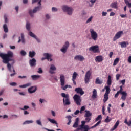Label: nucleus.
Returning <instances> with one entry per match:
<instances>
[{
	"mask_svg": "<svg viewBox=\"0 0 131 131\" xmlns=\"http://www.w3.org/2000/svg\"><path fill=\"white\" fill-rule=\"evenodd\" d=\"M4 19H5V23H8V21L9 20H8V15H7V14L4 15Z\"/></svg>",
	"mask_w": 131,
	"mask_h": 131,
	"instance_id": "nucleus-49",
	"label": "nucleus"
},
{
	"mask_svg": "<svg viewBox=\"0 0 131 131\" xmlns=\"http://www.w3.org/2000/svg\"><path fill=\"white\" fill-rule=\"evenodd\" d=\"M29 35H30V36H31V37H33V38H36V35H35L32 32H29Z\"/></svg>",
	"mask_w": 131,
	"mask_h": 131,
	"instance_id": "nucleus-42",
	"label": "nucleus"
},
{
	"mask_svg": "<svg viewBox=\"0 0 131 131\" xmlns=\"http://www.w3.org/2000/svg\"><path fill=\"white\" fill-rule=\"evenodd\" d=\"M123 91V88L122 85L120 86V90L118 91L120 93V94H122V93H125V91Z\"/></svg>",
	"mask_w": 131,
	"mask_h": 131,
	"instance_id": "nucleus-46",
	"label": "nucleus"
},
{
	"mask_svg": "<svg viewBox=\"0 0 131 131\" xmlns=\"http://www.w3.org/2000/svg\"><path fill=\"white\" fill-rule=\"evenodd\" d=\"M89 51H90L91 52H93V53H100L99 46H92L89 48Z\"/></svg>",
	"mask_w": 131,
	"mask_h": 131,
	"instance_id": "nucleus-8",
	"label": "nucleus"
},
{
	"mask_svg": "<svg viewBox=\"0 0 131 131\" xmlns=\"http://www.w3.org/2000/svg\"><path fill=\"white\" fill-rule=\"evenodd\" d=\"M121 48H126V42L124 41L121 43Z\"/></svg>",
	"mask_w": 131,
	"mask_h": 131,
	"instance_id": "nucleus-44",
	"label": "nucleus"
},
{
	"mask_svg": "<svg viewBox=\"0 0 131 131\" xmlns=\"http://www.w3.org/2000/svg\"><path fill=\"white\" fill-rule=\"evenodd\" d=\"M20 54H21V56H26V52H25L24 50H22L20 52Z\"/></svg>",
	"mask_w": 131,
	"mask_h": 131,
	"instance_id": "nucleus-51",
	"label": "nucleus"
},
{
	"mask_svg": "<svg viewBox=\"0 0 131 131\" xmlns=\"http://www.w3.org/2000/svg\"><path fill=\"white\" fill-rule=\"evenodd\" d=\"M112 119H109V116H107L106 117V118L105 119L104 122H106V123H108V122H111Z\"/></svg>",
	"mask_w": 131,
	"mask_h": 131,
	"instance_id": "nucleus-39",
	"label": "nucleus"
},
{
	"mask_svg": "<svg viewBox=\"0 0 131 131\" xmlns=\"http://www.w3.org/2000/svg\"><path fill=\"white\" fill-rule=\"evenodd\" d=\"M52 12H57V11H58V9H57L56 7H52Z\"/></svg>",
	"mask_w": 131,
	"mask_h": 131,
	"instance_id": "nucleus-56",
	"label": "nucleus"
},
{
	"mask_svg": "<svg viewBox=\"0 0 131 131\" xmlns=\"http://www.w3.org/2000/svg\"><path fill=\"white\" fill-rule=\"evenodd\" d=\"M119 62V58H116L114 61L113 66H116V65H117V64H118Z\"/></svg>",
	"mask_w": 131,
	"mask_h": 131,
	"instance_id": "nucleus-36",
	"label": "nucleus"
},
{
	"mask_svg": "<svg viewBox=\"0 0 131 131\" xmlns=\"http://www.w3.org/2000/svg\"><path fill=\"white\" fill-rule=\"evenodd\" d=\"M3 29L4 32H5L6 33L9 32V29H8V26L7 25V24H4L3 25Z\"/></svg>",
	"mask_w": 131,
	"mask_h": 131,
	"instance_id": "nucleus-32",
	"label": "nucleus"
},
{
	"mask_svg": "<svg viewBox=\"0 0 131 131\" xmlns=\"http://www.w3.org/2000/svg\"><path fill=\"white\" fill-rule=\"evenodd\" d=\"M36 123L37 124H38V125H42V124H41V122L39 120H37L36 121Z\"/></svg>",
	"mask_w": 131,
	"mask_h": 131,
	"instance_id": "nucleus-54",
	"label": "nucleus"
},
{
	"mask_svg": "<svg viewBox=\"0 0 131 131\" xmlns=\"http://www.w3.org/2000/svg\"><path fill=\"white\" fill-rule=\"evenodd\" d=\"M85 112L84 117H91L92 116V113L90 111L85 110Z\"/></svg>",
	"mask_w": 131,
	"mask_h": 131,
	"instance_id": "nucleus-23",
	"label": "nucleus"
},
{
	"mask_svg": "<svg viewBox=\"0 0 131 131\" xmlns=\"http://www.w3.org/2000/svg\"><path fill=\"white\" fill-rule=\"evenodd\" d=\"M119 94H120V92L119 91H118L117 93L115 95V98H118V96H119Z\"/></svg>",
	"mask_w": 131,
	"mask_h": 131,
	"instance_id": "nucleus-58",
	"label": "nucleus"
},
{
	"mask_svg": "<svg viewBox=\"0 0 131 131\" xmlns=\"http://www.w3.org/2000/svg\"><path fill=\"white\" fill-rule=\"evenodd\" d=\"M27 109H29V106L28 105H25L23 108H21V110H27Z\"/></svg>",
	"mask_w": 131,
	"mask_h": 131,
	"instance_id": "nucleus-47",
	"label": "nucleus"
},
{
	"mask_svg": "<svg viewBox=\"0 0 131 131\" xmlns=\"http://www.w3.org/2000/svg\"><path fill=\"white\" fill-rule=\"evenodd\" d=\"M68 47H69V42L67 41L60 51H61L63 54H65L67 51V49H68Z\"/></svg>",
	"mask_w": 131,
	"mask_h": 131,
	"instance_id": "nucleus-12",
	"label": "nucleus"
},
{
	"mask_svg": "<svg viewBox=\"0 0 131 131\" xmlns=\"http://www.w3.org/2000/svg\"><path fill=\"white\" fill-rule=\"evenodd\" d=\"M31 77L33 80H36V79H38V78H39V77H40V76L34 75H32Z\"/></svg>",
	"mask_w": 131,
	"mask_h": 131,
	"instance_id": "nucleus-35",
	"label": "nucleus"
},
{
	"mask_svg": "<svg viewBox=\"0 0 131 131\" xmlns=\"http://www.w3.org/2000/svg\"><path fill=\"white\" fill-rule=\"evenodd\" d=\"M66 118L68 119L69 122L67 123L68 125H70V123H71V118H72V117L70 115L67 116Z\"/></svg>",
	"mask_w": 131,
	"mask_h": 131,
	"instance_id": "nucleus-34",
	"label": "nucleus"
},
{
	"mask_svg": "<svg viewBox=\"0 0 131 131\" xmlns=\"http://www.w3.org/2000/svg\"><path fill=\"white\" fill-rule=\"evenodd\" d=\"M128 63H131V56H129V57L128 58Z\"/></svg>",
	"mask_w": 131,
	"mask_h": 131,
	"instance_id": "nucleus-64",
	"label": "nucleus"
},
{
	"mask_svg": "<svg viewBox=\"0 0 131 131\" xmlns=\"http://www.w3.org/2000/svg\"><path fill=\"white\" fill-rule=\"evenodd\" d=\"M95 61L98 62V63H100V62H103V56L102 55L97 56L95 57Z\"/></svg>",
	"mask_w": 131,
	"mask_h": 131,
	"instance_id": "nucleus-18",
	"label": "nucleus"
},
{
	"mask_svg": "<svg viewBox=\"0 0 131 131\" xmlns=\"http://www.w3.org/2000/svg\"><path fill=\"white\" fill-rule=\"evenodd\" d=\"M36 55V53H35V52L34 51H30L29 52V56L30 58H34V57Z\"/></svg>",
	"mask_w": 131,
	"mask_h": 131,
	"instance_id": "nucleus-24",
	"label": "nucleus"
},
{
	"mask_svg": "<svg viewBox=\"0 0 131 131\" xmlns=\"http://www.w3.org/2000/svg\"><path fill=\"white\" fill-rule=\"evenodd\" d=\"M31 86V83H28L24 85H19V88L22 89H25V88H28Z\"/></svg>",
	"mask_w": 131,
	"mask_h": 131,
	"instance_id": "nucleus-26",
	"label": "nucleus"
},
{
	"mask_svg": "<svg viewBox=\"0 0 131 131\" xmlns=\"http://www.w3.org/2000/svg\"><path fill=\"white\" fill-rule=\"evenodd\" d=\"M10 85H11L12 86H16V85H17V83L16 82L10 83Z\"/></svg>",
	"mask_w": 131,
	"mask_h": 131,
	"instance_id": "nucleus-52",
	"label": "nucleus"
},
{
	"mask_svg": "<svg viewBox=\"0 0 131 131\" xmlns=\"http://www.w3.org/2000/svg\"><path fill=\"white\" fill-rule=\"evenodd\" d=\"M90 32L91 33V38L93 40H94V41H96V40L98 39V33H97L95 31L94 29H90Z\"/></svg>",
	"mask_w": 131,
	"mask_h": 131,
	"instance_id": "nucleus-5",
	"label": "nucleus"
},
{
	"mask_svg": "<svg viewBox=\"0 0 131 131\" xmlns=\"http://www.w3.org/2000/svg\"><path fill=\"white\" fill-rule=\"evenodd\" d=\"M91 75L92 72H91V71H87L84 77L85 83H88L89 82H90V79H91Z\"/></svg>",
	"mask_w": 131,
	"mask_h": 131,
	"instance_id": "nucleus-7",
	"label": "nucleus"
},
{
	"mask_svg": "<svg viewBox=\"0 0 131 131\" xmlns=\"http://www.w3.org/2000/svg\"><path fill=\"white\" fill-rule=\"evenodd\" d=\"M40 10V7L38 6L35 7L33 11L32 10H29V13L31 16V17H33L34 13H36L37 11H39Z\"/></svg>",
	"mask_w": 131,
	"mask_h": 131,
	"instance_id": "nucleus-10",
	"label": "nucleus"
},
{
	"mask_svg": "<svg viewBox=\"0 0 131 131\" xmlns=\"http://www.w3.org/2000/svg\"><path fill=\"white\" fill-rule=\"evenodd\" d=\"M90 2L91 3V4H92V5H89L90 7H93V5H94V4L96 3L95 0H90Z\"/></svg>",
	"mask_w": 131,
	"mask_h": 131,
	"instance_id": "nucleus-50",
	"label": "nucleus"
},
{
	"mask_svg": "<svg viewBox=\"0 0 131 131\" xmlns=\"http://www.w3.org/2000/svg\"><path fill=\"white\" fill-rule=\"evenodd\" d=\"M29 63L31 67L36 66V60L35 58H32L29 60Z\"/></svg>",
	"mask_w": 131,
	"mask_h": 131,
	"instance_id": "nucleus-16",
	"label": "nucleus"
},
{
	"mask_svg": "<svg viewBox=\"0 0 131 131\" xmlns=\"http://www.w3.org/2000/svg\"><path fill=\"white\" fill-rule=\"evenodd\" d=\"M119 125V121H117L116 123L115 124L114 127L111 129V131L115 130L116 128H117V126Z\"/></svg>",
	"mask_w": 131,
	"mask_h": 131,
	"instance_id": "nucleus-22",
	"label": "nucleus"
},
{
	"mask_svg": "<svg viewBox=\"0 0 131 131\" xmlns=\"http://www.w3.org/2000/svg\"><path fill=\"white\" fill-rule=\"evenodd\" d=\"M73 99L75 103H76L78 106H80V103H81V98H80V96L75 94L73 97Z\"/></svg>",
	"mask_w": 131,
	"mask_h": 131,
	"instance_id": "nucleus-6",
	"label": "nucleus"
},
{
	"mask_svg": "<svg viewBox=\"0 0 131 131\" xmlns=\"http://www.w3.org/2000/svg\"><path fill=\"white\" fill-rule=\"evenodd\" d=\"M38 73H40L41 74L42 73L43 71H42V69H41V68H39L38 69V71H37Z\"/></svg>",
	"mask_w": 131,
	"mask_h": 131,
	"instance_id": "nucleus-57",
	"label": "nucleus"
},
{
	"mask_svg": "<svg viewBox=\"0 0 131 131\" xmlns=\"http://www.w3.org/2000/svg\"><path fill=\"white\" fill-rule=\"evenodd\" d=\"M101 123V120L99 121L97 123H96L94 126H92L90 128H95V127H97L99 124Z\"/></svg>",
	"mask_w": 131,
	"mask_h": 131,
	"instance_id": "nucleus-40",
	"label": "nucleus"
},
{
	"mask_svg": "<svg viewBox=\"0 0 131 131\" xmlns=\"http://www.w3.org/2000/svg\"><path fill=\"white\" fill-rule=\"evenodd\" d=\"M102 16H103V17H104V16H107V12H102Z\"/></svg>",
	"mask_w": 131,
	"mask_h": 131,
	"instance_id": "nucleus-63",
	"label": "nucleus"
},
{
	"mask_svg": "<svg viewBox=\"0 0 131 131\" xmlns=\"http://www.w3.org/2000/svg\"><path fill=\"white\" fill-rule=\"evenodd\" d=\"M102 119V115H99L97 116V117L95 119V121H99V120H101Z\"/></svg>",
	"mask_w": 131,
	"mask_h": 131,
	"instance_id": "nucleus-41",
	"label": "nucleus"
},
{
	"mask_svg": "<svg viewBox=\"0 0 131 131\" xmlns=\"http://www.w3.org/2000/svg\"><path fill=\"white\" fill-rule=\"evenodd\" d=\"M22 42V43H25V39H24V34H21V37H19V40L18 41V43L20 42Z\"/></svg>",
	"mask_w": 131,
	"mask_h": 131,
	"instance_id": "nucleus-19",
	"label": "nucleus"
},
{
	"mask_svg": "<svg viewBox=\"0 0 131 131\" xmlns=\"http://www.w3.org/2000/svg\"><path fill=\"white\" fill-rule=\"evenodd\" d=\"M14 57V53L12 51H8L7 54H4L0 53V58L2 59V62L4 64H7V68L10 72H12V68L14 73H16L15 69H14V65L15 63V60L13 59Z\"/></svg>",
	"mask_w": 131,
	"mask_h": 131,
	"instance_id": "nucleus-1",
	"label": "nucleus"
},
{
	"mask_svg": "<svg viewBox=\"0 0 131 131\" xmlns=\"http://www.w3.org/2000/svg\"><path fill=\"white\" fill-rule=\"evenodd\" d=\"M61 96L63 98V103L64 106H68V105H70L71 102H70V99L69 98V95H66V94L63 93L61 94Z\"/></svg>",
	"mask_w": 131,
	"mask_h": 131,
	"instance_id": "nucleus-2",
	"label": "nucleus"
},
{
	"mask_svg": "<svg viewBox=\"0 0 131 131\" xmlns=\"http://www.w3.org/2000/svg\"><path fill=\"white\" fill-rule=\"evenodd\" d=\"M60 84L62 87V90L63 91H66V89L68 88V85H65V76L63 74H60ZM64 85H65L64 86Z\"/></svg>",
	"mask_w": 131,
	"mask_h": 131,
	"instance_id": "nucleus-4",
	"label": "nucleus"
},
{
	"mask_svg": "<svg viewBox=\"0 0 131 131\" xmlns=\"http://www.w3.org/2000/svg\"><path fill=\"white\" fill-rule=\"evenodd\" d=\"M120 76H121V75H120V74H117L116 75V80H119V78L120 77Z\"/></svg>",
	"mask_w": 131,
	"mask_h": 131,
	"instance_id": "nucleus-55",
	"label": "nucleus"
},
{
	"mask_svg": "<svg viewBox=\"0 0 131 131\" xmlns=\"http://www.w3.org/2000/svg\"><path fill=\"white\" fill-rule=\"evenodd\" d=\"M92 20H93V16H91L86 21V23H90V22H92Z\"/></svg>",
	"mask_w": 131,
	"mask_h": 131,
	"instance_id": "nucleus-48",
	"label": "nucleus"
},
{
	"mask_svg": "<svg viewBox=\"0 0 131 131\" xmlns=\"http://www.w3.org/2000/svg\"><path fill=\"white\" fill-rule=\"evenodd\" d=\"M75 92H76L77 94H80V96H82L84 94V92L82 90V88L78 87L75 89Z\"/></svg>",
	"mask_w": 131,
	"mask_h": 131,
	"instance_id": "nucleus-13",
	"label": "nucleus"
},
{
	"mask_svg": "<svg viewBox=\"0 0 131 131\" xmlns=\"http://www.w3.org/2000/svg\"><path fill=\"white\" fill-rule=\"evenodd\" d=\"M26 27L28 31H30V24L29 22H27Z\"/></svg>",
	"mask_w": 131,
	"mask_h": 131,
	"instance_id": "nucleus-38",
	"label": "nucleus"
},
{
	"mask_svg": "<svg viewBox=\"0 0 131 131\" xmlns=\"http://www.w3.org/2000/svg\"><path fill=\"white\" fill-rule=\"evenodd\" d=\"M74 60H76V61H80V62H82V61H84V57H83L82 55H76L74 57Z\"/></svg>",
	"mask_w": 131,
	"mask_h": 131,
	"instance_id": "nucleus-14",
	"label": "nucleus"
},
{
	"mask_svg": "<svg viewBox=\"0 0 131 131\" xmlns=\"http://www.w3.org/2000/svg\"><path fill=\"white\" fill-rule=\"evenodd\" d=\"M30 123H33V121H32V120H27V121H25L23 123V124L24 125H25V124H30Z\"/></svg>",
	"mask_w": 131,
	"mask_h": 131,
	"instance_id": "nucleus-37",
	"label": "nucleus"
},
{
	"mask_svg": "<svg viewBox=\"0 0 131 131\" xmlns=\"http://www.w3.org/2000/svg\"><path fill=\"white\" fill-rule=\"evenodd\" d=\"M56 70L57 68H56V67H55L54 64H51L49 70V72L51 74H54V71H56Z\"/></svg>",
	"mask_w": 131,
	"mask_h": 131,
	"instance_id": "nucleus-17",
	"label": "nucleus"
},
{
	"mask_svg": "<svg viewBox=\"0 0 131 131\" xmlns=\"http://www.w3.org/2000/svg\"><path fill=\"white\" fill-rule=\"evenodd\" d=\"M121 83H122V85H124V84H125V79L121 80Z\"/></svg>",
	"mask_w": 131,
	"mask_h": 131,
	"instance_id": "nucleus-61",
	"label": "nucleus"
},
{
	"mask_svg": "<svg viewBox=\"0 0 131 131\" xmlns=\"http://www.w3.org/2000/svg\"><path fill=\"white\" fill-rule=\"evenodd\" d=\"M43 56L46 57H43L41 58V60L43 61L45 60H48V61H49V60H50V58L52 57V55L49 54V53H44L43 54Z\"/></svg>",
	"mask_w": 131,
	"mask_h": 131,
	"instance_id": "nucleus-15",
	"label": "nucleus"
},
{
	"mask_svg": "<svg viewBox=\"0 0 131 131\" xmlns=\"http://www.w3.org/2000/svg\"><path fill=\"white\" fill-rule=\"evenodd\" d=\"M90 120H91V118H90V117H86L85 121H87V122H90Z\"/></svg>",
	"mask_w": 131,
	"mask_h": 131,
	"instance_id": "nucleus-59",
	"label": "nucleus"
},
{
	"mask_svg": "<svg viewBox=\"0 0 131 131\" xmlns=\"http://www.w3.org/2000/svg\"><path fill=\"white\" fill-rule=\"evenodd\" d=\"M76 77H77V73L74 72L73 74L72 79H76Z\"/></svg>",
	"mask_w": 131,
	"mask_h": 131,
	"instance_id": "nucleus-43",
	"label": "nucleus"
},
{
	"mask_svg": "<svg viewBox=\"0 0 131 131\" xmlns=\"http://www.w3.org/2000/svg\"><path fill=\"white\" fill-rule=\"evenodd\" d=\"M104 89H105L106 91H105V94H110V87L109 86H105L104 87Z\"/></svg>",
	"mask_w": 131,
	"mask_h": 131,
	"instance_id": "nucleus-33",
	"label": "nucleus"
},
{
	"mask_svg": "<svg viewBox=\"0 0 131 131\" xmlns=\"http://www.w3.org/2000/svg\"><path fill=\"white\" fill-rule=\"evenodd\" d=\"M85 110V106H82L80 108V113L82 114V113H83V111H84Z\"/></svg>",
	"mask_w": 131,
	"mask_h": 131,
	"instance_id": "nucleus-45",
	"label": "nucleus"
},
{
	"mask_svg": "<svg viewBox=\"0 0 131 131\" xmlns=\"http://www.w3.org/2000/svg\"><path fill=\"white\" fill-rule=\"evenodd\" d=\"M95 83L96 84H102L103 83V80H100L99 77H97L96 79Z\"/></svg>",
	"mask_w": 131,
	"mask_h": 131,
	"instance_id": "nucleus-28",
	"label": "nucleus"
},
{
	"mask_svg": "<svg viewBox=\"0 0 131 131\" xmlns=\"http://www.w3.org/2000/svg\"><path fill=\"white\" fill-rule=\"evenodd\" d=\"M48 120L51 123H53V124H56L57 126H58V123H57V121H56V120H55L54 119H51L50 118H48Z\"/></svg>",
	"mask_w": 131,
	"mask_h": 131,
	"instance_id": "nucleus-27",
	"label": "nucleus"
},
{
	"mask_svg": "<svg viewBox=\"0 0 131 131\" xmlns=\"http://www.w3.org/2000/svg\"><path fill=\"white\" fill-rule=\"evenodd\" d=\"M79 112H80V111H79V110H77L74 113V114L75 115H77V114H78V113H79Z\"/></svg>",
	"mask_w": 131,
	"mask_h": 131,
	"instance_id": "nucleus-60",
	"label": "nucleus"
},
{
	"mask_svg": "<svg viewBox=\"0 0 131 131\" xmlns=\"http://www.w3.org/2000/svg\"><path fill=\"white\" fill-rule=\"evenodd\" d=\"M73 127H74V128L78 127V123L75 122L73 125Z\"/></svg>",
	"mask_w": 131,
	"mask_h": 131,
	"instance_id": "nucleus-53",
	"label": "nucleus"
},
{
	"mask_svg": "<svg viewBox=\"0 0 131 131\" xmlns=\"http://www.w3.org/2000/svg\"><path fill=\"white\" fill-rule=\"evenodd\" d=\"M27 77L26 76H19L18 78L23 79V78H26Z\"/></svg>",
	"mask_w": 131,
	"mask_h": 131,
	"instance_id": "nucleus-62",
	"label": "nucleus"
},
{
	"mask_svg": "<svg viewBox=\"0 0 131 131\" xmlns=\"http://www.w3.org/2000/svg\"><path fill=\"white\" fill-rule=\"evenodd\" d=\"M37 90V87L36 86H32L28 88V92L29 94H33L35 93Z\"/></svg>",
	"mask_w": 131,
	"mask_h": 131,
	"instance_id": "nucleus-11",
	"label": "nucleus"
},
{
	"mask_svg": "<svg viewBox=\"0 0 131 131\" xmlns=\"http://www.w3.org/2000/svg\"><path fill=\"white\" fill-rule=\"evenodd\" d=\"M92 99H96L97 98V90L96 89H94L93 91V95L92 96Z\"/></svg>",
	"mask_w": 131,
	"mask_h": 131,
	"instance_id": "nucleus-30",
	"label": "nucleus"
},
{
	"mask_svg": "<svg viewBox=\"0 0 131 131\" xmlns=\"http://www.w3.org/2000/svg\"><path fill=\"white\" fill-rule=\"evenodd\" d=\"M88 125H81L78 126L77 130H82V129H84L86 127H88Z\"/></svg>",
	"mask_w": 131,
	"mask_h": 131,
	"instance_id": "nucleus-29",
	"label": "nucleus"
},
{
	"mask_svg": "<svg viewBox=\"0 0 131 131\" xmlns=\"http://www.w3.org/2000/svg\"><path fill=\"white\" fill-rule=\"evenodd\" d=\"M123 34V31H120L118 32L113 38V41H115L117 39H118L121 37V36Z\"/></svg>",
	"mask_w": 131,
	"mask_h": 131,
	"instance_id": "nucleus-9",
	"label": "nucleus"
},
{
	"mask_svg": "<svg viewBox=\"0 0 131 131\" xmlns=\"http://www.w3.org/2000/svg\"><path fill=\"white\" fill-rule=\"evenodd\" d=\"M121 95H122L121 99L123 100V101H125V100H126V97H127V93H126V92H122Z\"/></svg>",
	"mask_w": 131,
	"mask_h": 131,
	"instance_id": "nucleus-20",
	"label": "nucleus"
},
{
	"mask_svg": "<svg viewBox=\"0 0 131 131\" xmlns=\"http://www.w3.org/2000/svg\"><path fill=\"white\" fill-rule=\"evenodd\" d=\"M111 8H112L113 9H117V2H115L113 3H112L110 5Z\"/></svg>",
	"mask_w": 131,
	"mask_h": 131,
	"instance_id": "nucleus-25",
	"label": "nucleus"
},
{
	"mask_svg": "<svg viewBox=\"0 0 131 131\" xmlns=\"http://www.w3.org/2000/svg\"><path fill=\"white\" fill-rule=\"evenodd\" d=\"M62 10L63 12H67L68 15L71 16L72 15V13L73 12V8L72 7H69L67 5H63L62 7Z\"/></svg>",
	"mask_w": 131,
	"mask_h": 131,
	"instance_id": "nucleus-3",
	"label": "nucleus"
},
{
	"mask_svg": "<svg viewBox=\"0 0 131 131\" xmlns=\"http://www.w3.org/2000/svg\"><path fill=\"white\" fill-rule=\"evenodd\" d=\"M119 125V121H117L116 123L115 124L114 127L111 129V131L115 130L116 128H117V126Z\"/></svg>",
	"mask_w": 131,
	"mask_h": 131,
	"instance_id": "nucleus-21",
	"label": "nucleus"
},
{
	"mask_svg": "<svg viewBox=\"0 0 131 131\" xmlns=\"http://www.w3.org/2000/svg\"><path fill=\"white\" fill-rule=\"evenodd\" d=\"M108 99H109V94H107L105 93V94L104 95L103 102L104 103H106V102H107V101H108Z\"/></svg>",
	"mask_w": 131,
	"mask_h": 131,
	"instance_id": "nucleus-31",
	"label": "nucleus"
}]
</instances>
